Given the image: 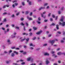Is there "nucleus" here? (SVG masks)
<instances>
[{
  "mask_svg": "<svg viewBox=\"0 0 65 65\" xmlns=\"http://www.w3.org/2000/svg\"><path fill=\"white\" fill-rule=\"evenodd\" d=\"M57 33L58 34H61V32L60 31H57Z\"/></svg>",
  "mask_w": 65,
  "mask_h": 65,
  "instance_id": "29",
  "label": "nucleus"
},
{
  "mask_svg": "<svg viewBox=\"0 0 65 65\" xmlns=\"http://www.w3.org/2000/svg\"><path fill=\"white\" fill-rule=\"evenodd\" d=\"M26 54H27V53L26 52H24L23 53V54H24V55H25Z\"/></svg>",
  "mask_w": 65,
  "mask_h": 65,
  "instance_id": "50",
  "label": "nucleus"
},
{
  "mask_svg": "<svg viewBox=\"0 0 65 65\" xmlns=\"http://www.w3.org/2000/svg\"><path fill=\"white\" fill-rule=\"evenodd\" d=\"M9 29L8 28H7V32H9Z\"/></svg>",
  "mask_w": 65,
  "mask_h": 65,
  "instance_id": "38",
  "label": "nucleus"
},
{
  "mask_svg": "<svg viewBox=\"0 0 65 65\" xmlns=\"http://www.w3.org/2000/svg\"><path fill=\"white\" fill-rule=\"evenodd\" d=\"M25 24H26V26H28L29 24L27 23H26Z\"/></svg>",
  "mask_w": 65,
  "mask_h": 65,
  "instance_id": "58",
  "label": "nucleus"
},
{
  "mask_svg": "<svg viewBox=\"0 0 65 65\" xmlns=\"http://www.w3.org/2000/svg\"><path fill=\"white\" fill-rule=\"evenodd\" d=\"M37 23L38 24H40L41 23V22L38 21H37Z\"/></svg>",
  "mask_w": 65,
  "mask_h": 65,
  "instance_id": "33",
  "label": "nucleus"
},
{
  "mask_svg": "<svg viewBox=\"0 0 65 65\" xmlns=\"http://www.w3.org/2000/svg\"><path fill=\"white\" fill-rule=\"evenodd\" d=\"M3 30H5V28H3V27H2L1 28Z\"/></svg>",
  "mask_w": 65,
  "mask_h": 65,
  "instance_id": "60",
  "label": "nucleus"
},
{
  "mask_svg": "<svg viewBox=\"0 0 65 65\" xmlns=\"http://www.w3.org/2000/svg\"><path fill=\"white\" fill-rule=\"evenodd\" d=\"M33 29H34L35 30H37V28H36L35 27H33Z\"/></svg>",
  "mask_w": 65,
  "mask_h": 65,
  "instance_id": "36",
  "label": "nucleus"
},
{
  "mask_svg": "<svg viewBox=\"0 0 65 65\" xmlns=\"http://www.w3.org/2000/svg\"><path fill=\"white\" fill-rule=\"evenodd\" d=\"M51 53L52 54H54L55 53V51H52L51 52Z\"/></svg>",
  "mask_w": 65,
  "mask_h": 65,
  "instance_id": "24",
  "label": "nucleus"
},
{
  "mask_svg": "<svg viewBox=\"0 0 65 65\" xmlns=\"http://www.w3.org/2000/svg\"><path fill=\"white\" fill-rule=\"evenodd\" d=\"M33 59L31 57H29L27 59V61H31V62H33Z\"/></svg>",
  "mask_w": 65,
  "mask_h": 65,
  "instance_id": "1",
  "label": "nucleus"
},
{
  "mask_svg": "<svg viewBox=\"0 0 65 65\" xmlns=\"http://www.w3.org/2000/svg\"><path fill=\"white\" fill-rule=\"evenodd\" d=\"M13 52H14V54H16V55H18L19 54V53H18V52H17L15 51H14Z\"/></svg>",
  "mask_w": 65,
  "mask_h": 65,
  "instance_id": "12",
  "label": "nucleus"
},
{
  "mask_svg": "<svg viewBox=\"0 0 65 65\" xmlns=\"http://www.w3.org/2000/svg\"><path fill=\"white\" fill-rule=\"evenodd\" d=\"M4 53L5 54H7V53H8L6 51H4Z\"/></svg>",
  "mask_w": 65,
  "mask_h": 65,
  "instance_id": "48",
  "label": "nucleus"
},
{
  "mask_svg": "<svg viewBox=\"0 0 65 65\" xmlns=\"http://www.w3.org/2000/svg\"><path fill=\"white\" fill-rule=\"evenodd\" d=\"M12 6L13 7V8H14V7H15V6L13 4L12 5Z\"/></svg>",
  "mask_w": 65,
  "mask_h": 65,
  "instance_id": "59",
  "label": "nucleus"
},
{
  "mask_svg": "<svg viewBox=\"0 0 65 65\" xmlns=\"http://www.w3.org/2000/svg\"><path fill=\"white\" fill-rule=\"evenodd\" d=\"M61 13V12L60 11H59L58 12V14H60Z\"/></svg>",
  "mask_w": 65,
  "mask_h": 65,
  "instance_id": "25",
  "label": "nucleus"
},
{
  "mask_svg": "<svg viewBox=\"0 0 65 65\" xmlns=\"http://www.w3.org/2000/svg\"><path fill=\"white\" fill-rule=\"evenodd\" d=\"M16 34H17V33L16 32H14V34L13 35V36H13V35H16Z\"/></svg>",
  "mask_w": 65,
  "mask_h": 65,
  "instance_id": "44",
  "label": "nucleus"
},
{
  "mask_svg": "<svg viewBox=\"0 0 65 65\" xmlns=\"http://www.w3.org/2000/svg\"><path fill=\"white\" fill-rule=\"evenodd\" d=\"M65 17L64 16H62L61 17V19H60V21L61 22H63V20L65 19Z\"/></svg>",
  "mask_w": 65,
  "mask_h": 65,
  "instance_id": "4",
  "label": "nucleus"
},
{
  "mask_svg": "<svg viewBox=\"0 0 65 65\" xmlns=\"http://www.w3.org/2000/svg\"><path fill=\"white\" fill-rule=\"evenodd\" d=\"M46 64H47L50 63V62L48 60H46Z\"/></svg>",
  "mask_w": 65,
  "mask_h": 65,
  "instance_id": "14",
  "label": "nucleus"
},
{
  "mask_svg": "<svg viewBox=\"0 0 65 65\" xmlns=\"http://www.w3.org/2000/svg\"><path fill=\"white\" fill-rule=\"evenodd\" d=\"M27 19H28V20H29V21H31L33 20V19H32V18H30V17H29L28 16H27Z\"/></svg>",
  "mask_w": 65,
  "mask_h": 65,
  "instance_id": "5",
  "label": "nucleus"
},
{
  "mask_svg": "<svg viewBox=\"0 0 65 65\" xmlns=\"http://www.w3.org/2000/svg\"><path fill=\"white\" fill-rule=\"evenodd\" d=\"M38 21H41V19L40 18V17H39L38 19Z\"/></svg>",
  "mask_w": 65,
  "mask_h": 65,
  "instance_id": "32",
  "label": "nucleus"
},
{
  "mask_svg": "<svg viewBox=\"0 0 65 65\" xmlns=\"http://www.w3.org/2000/svg\"><path fill=\"white\" fill-rule=\"evenodd\" d=\"M6 6V7H9V5H7Z\"/></svg>",
  "mask_w": 65,
  "mask_h": 65,
  "instance_id": "43",
  "label": "nucleus"
},
{
  "mask_svg": "<svg viewBox=\"0 0 65 65\" xmlns=\"http://www.w3.org/2000/svg\"><path fill=\"white\" fill-rule=\"evenodd\" d=\"M30 36H32V32H30L29 34Z\"/></svg>",
  "mask_w": 65,
  "mask_h": 65,
  "instance_id": "27",
  "label": "nucleus"
},
{
  "mask_svg": "<svg viewBox=\"0 0 65 65\" xmlns=\"http://www.w3.org/2000/svg\"><path fill=\"white\" fill-rule=\"evenodd\" d=\"M6 32H7V31H6L5 30L4 31V33H5V34H6Z\"/></svg>",
  "mask_w": 65,
  "mask_h": 65,
  "instance_id": "54",
  "label": "nucleus"
},
{
  "mask_svg": "<svg viewBox=\"0 0 65 65\" xmlns=\"http://www.w3.org/2000/svg\"><path fill=\"white\" fill-rule=\"evenodd\" d=\"M11 52H12V50H10L9 51V53H11Z\"/></svg>",
  "mask_w": 65,
  "mask_h": 65,
  "instance_id": "53",
  "label": "nucleus"
},
{
  "mask_svg": "<svg viewBox=\"0 0 65 65\" xmlns=\"http://www.w3.org/2000/svg\"><path fill=\"white\" fill-rule=\"evenodd\" d=\"M28 4L29 5H31L32 4V3L31 1H29L28 3Z\"/></svg>",
  "mask_w": 65,
  "mask_h": 65,
  "instance_id": "17",
  "label": "nucleus"
},
{
  "mask_svg": "<svg viewBox=\"0 0 65 65\" xmlns=\"http://www.w3.org/2000/svg\"><path fill=\"white\" fill-rule=\"evenodd\" d=\"M47 44H44L43 45V46H47Z\"/></svg>",
  "mask_w": 65,
  "mask_h": 65,
  "instance_id": "23",
  "label": "nucleus"
},
{
  "mask_svg": "<svg viewBox=\"0 0 65 65\" xmlns=\"http://www.w3.org/2000/svg\"><path fill=\"white\" fill-rule=\"evenodd\" d=\"M41 17L42 18H43L44 19H45V18L46 17V16H44V15L43 14H41Z\"/></svg>",
  "mask_w": 65,
  "mask_h": 65,
  "instance_id": "10",
  "label": "nucleus"
},
{
  "mask_svg": "<svg viewBox=\"0 0 65 65\" xmlns=\"http://www.w3.org/2000/svg\"><path fill=\"white\" fill-rule=\"evenodd\" d=\"M49 42L51 43L52 45H53V44L55 42V40H49Z\"/></svg>",
  "mask_w": 65,
  "mask_h": 65,
  "instance_id": "3",
  "label": "nucleus"
},
{
  "mask_svg": "<svg viewBox=\"0 0 65 65\" xmlns=\"http://www.w3.org/2000/svg\"><path fill=\"white\" fill-rule=\"evenodd\" d=\"M58 55H62V53L61 52H59L57 53Z\"/></svg>",
  "mask_w": 65,
  "mask_h": 65,
  "instance_id": "13",
  "label": "nucleus"
},
{
  "mask_svg": "<svg viewBox=\"0 0 65 65\" xmlns=\"http://www.w3.org/2000/svg\"><path fill=\"white\" fill-rule=\"evenodd\" d=\"M11 17L12 18H14V15L13 14L12 15H11Z\"/></svg>",
  "mask_w": 65,
  "mask_h": 65,
  "instance_id": "42",
  "label": "nucleus"
},
{
  "mask_svg": "<svg viewBox=\"0 0 65 65\" xmlns=\"http://www.w3.org/2000/svg\"><path fill=\"white\" fill-rule=\"evenodd\" d=\"M29 45L30 46H32L33 45V44H32V43H31L29 44Z\"/></svg>",
  "mask_w": 65,
  "mask_h": 65,
  "instance_id": "57",
  "label": "nucleus"
},
{
  "mask_svg": "<svg viewBox=\"0 0 65 65\" xmlns=\"http://www.w3.org/2000/svg\"><path fill=\"white\" fill-rule=\"evenodd\" d=\"M51 36H52V35L51 34L49 35H48V37H51Z\"/></svg>",
  "mask_w": 65,
  "mask_h": 65,
  "instance_id": "55",
  "label": "nucleus"
},
{
  "mask_svg": "<svg viewBox=\"0 0 65 65\" xmlns=\"http://www.w3.org/2000/svg\"><path fill=\"white\" fill-rule=\"evenodd\" d=\"M41 17L42 18H43L44 19H45V18L46 17V16H44V15L43 14H41Z\"/></svg>",
  "mask_w": 65,
  "mask_h": 65,
  "instance_id": "11",
  "label": "nucleus"
},
{
  "mask_svg": "<svg viewBox=\"0 0 65 65\" xmlns=\"http://www.w3.org/2000/svg\"><path fill=\"white\" fill-rule=\"evenodd\" d=\"M20 20H21V21H23L24 20V18H20Z\"/></svg>",
  "mask_w": 65,
  "mask_h": 65,
  "instance_id": "40",
  "label": "nucleus"
},
{
  "mask_svg": "<svg viewBox=\"0 0 65 65\" xmlns=\"http://www.w3.org/2000/svg\"><path fill=\"white\" fill-rule=\"evenodd\" d=\"M7 14V12H5L3 14L4 15H6V14Z\"/></svg>",
  "mask_w": 65,
  "mask_h": 65,
  "instance_id": "28",
  "label": "nucleus"
},
{
  "mask_svg": "<svg viewBox=\"0 0 65 65\" xmlns=\"http://www.w3.org/2000/svg\"><path fill=\"white\" fill-rule=\"evenodd\" d=\"M21 25L22 26H24L25 24L23 23V22H22L21 24Z\"/></svg>",
  "mask_w": 65,
  "mask_h": 65,
  "instance_id": "45",
  "label": "nucleus"
},
{
  "mask_svg": "<svg viewBox=\"0 0 65 65\" xmlns=\"http://www.w3.org/2000/svg\"><path fill=\"white\" fill-rule=\"evenodd\" d=\"M42 9L41 8V7H40L39 9L38 10L39 11H40Z\"/></svg>",
  "mask_w": 65,
  "mask_h": 65,
  "instance_id": "41",
  "label": "nucleus"
},
{
  "mask_svg": "<svg viewBox=\"0 0 65 65\" xmlns=\"http://www.w3.org/2000/svg\"><path fill=\"white\" fill-rule=\"evenodd\" d=\"M21 4L23 6L25 5V2H21Z\"/></svg>",
  "mask_w": 65,
  "mask_h": 65,
  "instance_id": "18",
  "label": "nucleus"
},
{
  "mask_svg": "<svg viewBox=\"0 0 65 65\" xmlns=\"http://www.w3.org/2000/svg\"><path fill=\"white\" fill-rule=\"evenodd\" d=\"M13 64H14V65H19V64H17V63H13Z\"/></svg>",
  "mask_w": 65,
  "mask_h": 65,
  "instance_id": "63",
  "label": "nucleus"
},
{
  "mask_svg": "<svg viewBox=\"0 0 65 65\" xmlns=\"http://www.w3.org/2000/svg\"><path fill=\"white\" fill-rule=\"evenodd\" d=\"M59 24L63 26H65V22H63L62 23L60 22L59 23Z\"/></svg>",
  "mask_w": 65,
  "mask_h": 65,
  "instance_id": "6",
  "label": "nucleus"
},
{
  "mask_svg": "<svg viewBox=\"0 0 65 65\" xmlns=\"http://www.w3.org/2000/svg\"><path fill=\"white\" fill-rule=\"evenodd\" d=\"M16 15L17 16L19 15V12L18 13H17L16 14Z\"/></svg>",
  "mask_w": 65,
  "mask_h": 65,
  "instance_id": "47",
  "label": "nucleus"
},
{
  "mask_svg": "<svg viewBox=\"0 0 65 65\" xmlns=\"http://www.w3.org/2000/svg\"><path fill=\"white\" fill-rule=\"evenodd\" d=\"M26 41L28 42L29 41V38H27V39H26Z\"/></svg>",
  "mask_w": 65,
  "mask_h": 65,
  "instance_id": "37",
  "label": "nucleus"
},
{
  "mask_svg": "<svg viewBox=\"0 0 65 65\" xmlns=\"http://www.w3.org/2000/svg\"><path fill=\"white\" fill-rule=\"evenodd\" d=\"M47 20H44V22H47Z\"/></svg>",
  "mask_w": 65,
  "mask_h": 65,
  "instance_id": "52",
  "label": "nucleus"
},
{
  "mask_svg": "<svg viewBox=\"0 0 65 65\" xmlns=\"http://www.w3.org/2000/svg\"><path fill=\"white\" fill-rule=\"evenodd\" d=\"M42 32V31H40L36 32V34L37 35H39V34H41V33Z\"/></svg>",
  "mask_w": 65,
  "mask_h": 65,
  "instance_id": "7",
  "label": "nucleus"
},
{
  "mask_svg": "<svg viewBox=\"0 0 65 65\" xmlns=\"http://www.w3.org/2000/svg\"><path fill=\"white\" fill-rule=\"evenodd\" d=\"M52 18H55V15H54L53 14L52 15Z\"/></svg>",
  "mask_w": 65,
  "mask_h": 65,
  "instance_id": "31",
  "label": "nucleus"
},
{
  "mask_svg": "<svg viewBox=\"0 0 65 65\" xmlns=\"http://www.w3.org/2000/svg\"><path fill=\"white\" fill-rule=\"evenodd\" d=\"M42 8V9H45V7H41Z\"/></svg>",
  "mask_w": 65,
  "mask_h": 65,
  "instance_id": "56",
  "label": "nucleus"
},
{
  "mask_svg": "<svg viewBox=\"0 0 65 65\" xmlns=\"http://www.w3.org/2000/svg\"><path fill=\"white\" fill-rule=\"evenodd\" d=\"M52 57H54V58H56V57H57V56L56 55V54H53L52 55Z\"/></svg>",
  "mask_w": 65,
  "mask_h": 65,
  "instance_id": "15",
  "label": "nucleus"
},
{
  "mask_svg": "<svg viewBox=\"0 0 65 65\" xmlns=\"http://www.w3.org/2000/svg\"><path fill=\"white\" fill-rule=\"evenodd\" d=\"M29 13V11H26L25 12V14H26V15L28 14Z\"/></svg>",
  "mask_w": 65,
  "mask_h": 65,
  "instance_id": "20",
  "label": "nucleus"
},
{
  "mask_svg": "<svg viewBox=\"0 0 65 65\" xmlns=\"http://www.w3.org/2000/svg\"><path fill=\"white\" fill-rule=\"evenodd\" d=\"M56 28L57 30H58V29H59V25H56Z\"/></svg>",
  "mask_w": 65,
  "mask_h": 65,
  "instance_id": "16",
  "label": "nucleus"
},
{
  "mask_svg": "<svg viewBox=\"0 0 65 65\" xmlns=\"http://www.w3.org/2000/svg\"><path fill=\"white\" fill-rule=\"evenodd\" d=\"M62 55H65V53H62Z\"/></svg>",
  "mask_w": 65,
  "mask_h": 65,
  "instance_id": "64",
  "label": "nucleus"
},
{
  "mask_svg": "<svg viewBox=\"0 0 65 65\" xmlns=\"http://www.w3.org/2000/svg\"><path fill=\"white\" fill-rule=\"evenodd\" d=\"M25 39H26L25 38L24 39H21V42H23V41H24V40H25Z\"/></svg>",
  "mask_w": 65,
  "mask_h": 65,
  "instance_id": "22",
  "label": "nucleus"
},
{
  "mask_svg": "<svg viewBox=\"0 0 65 65\" xmlns=\"http://www.w3.org/2000/svg\"><path fill=\"white\" fill-rule=\"evenodd\" d=\"M23 28L24 31H25L26 30V28H25V26H24Z\"/></svg>",
  "mask_w": 65,
  "mask_h": 65,
  "instance_id": "51",
  "label": "nucleus"
},
{
  "mask_svg": "<svg viewBox=\"0 0 65 65\" xmlns=\"http://www.w3.org/2000/svg\"><path fill=\"white\" fill-rule=\"evenodd\" d=\"M15 48V46L11 47L12 49H14V48Z\"/></svg>",
  "mask_w": 65,
  "mask_h": 65,
  "instance_id": "46",
  "label": "nucleus"
},
{
  "mask_svg": "<svg viewBox=\"0 0 65 65\" xmlns=\"http://www.w3.org/2000/svg\"><path fill=\"white\" fill-rule=\"evenodd\" d=\"M65 40V38L64 37L62 38V40H60V42L61 43H64L65 41H64Z\"/></svg>",
  "mask_w": 65,
  "mask_h": 65,
  "instance_id": "2",
  "label": "nucleus"
},
{
  "mask_svg": "<svg viewBox=\"0 0 65 65\" xmlns=\"http://www.w3.org/2000/svg\"><path fill=\"white\" fill-rule=\"evenodd\" d=\"M15 56V55H14V53H12L11 54V56L12 57H14Z\"/></svg>",
  "mask_w": 65,
  "mask_h": 65,
  "instance_id": "19",
  "label": "nucleus"
},
{
  "mask_svg": "<svg viewBox=\"0 0 65 65\" xmlns=\"http://www.w3.org/2000/svg\"><path fill=\"white\" fill-rule=\"evenodd\" d=\"M56 24H54V23H53L51 25V26H54Z\"/></svg>",
  "mask_w": 65,
  "mask_h": 65,
  "instance_id": "30",
  "label": "nucleus"
},
{
  "mask_svg": "<svg viewBox=\"0 0 65 65\" xmlns=\"http://www.w3.org/2000/svg\"><path fill=\"white\" fill-rule=\"evenodd\" d=\"M12 38H14V37H15V35H14L13 36V35L11 36Z\"/></svg>",
  "mask_w": 65,
  "mask_h": 65,
  "instance_id": "34",
  "label": "nucleus"
},
{
  "mask_svg": "<svg viewBox=\"0 0 65 65\" xmlns=\"http://www.w3.org/2000/svg\"><path fill=\"white\" fill-rule=\"evenodd\" d=\"M29 48L30 49V50H33V49H34V48L33 47H30Z\"/></svg>",
  "mask_w": 65,
  "mask_h": 65,
  "instance_id": "39",
  "label": "nucleus"
},
{
  "mask_svg": "<svg viewBox=\"0 0 65 65\" xmlns=\"http://www.w3.org/2000/svg\"><path fill=\"white\" fill-rule=\"evenodd\" d=\"M47 4H47V3H45L44 5V6H47Z\"/></svg>",
  "mask_w": 65,
  "mask_h": 65,
  "instance_id": "21",
  "label": "nucleus"
},
{
  "mask_svg": "<svg viewBox=\"0 0 65 65\" xmlns=\"http://www.w3.org/2000/svg\"><path fill=\"white\" fill-rule=\"evenodd\" d=\"M65 32L64 31H63V35H65Z\"/></svg>",
  "mask_w": 65,
  "mask_h": 65,
  "instance_id": "62",
  "label": "nucleus"
},
{
  "mask_svg": "<svg viewBox=\"0 0 65 65\" xmlns=\"http://www.w3.org/2000/svg\"><path fill=\"white\" fill-rule=\"evenodd\" d=\"M49 54L47 52L45 53H44V56H48Z\"/></svg>",
  "mask_w": 65,
  "mask_h": 65,
  "instance_id": "9",
  "label": "nucleus"
},
{
  "mask_svg": "<svg viewBox=\"0 0 65 65\" xmlns=\"http://www.w3.org/2000/svg\"><path fill=\"white\" fill-rule=\"evenodd\" d=\"M7 42H8V43H9V44H10L11 43V42H10V40L8 39L7 40Z\"/></svg>",
  "mask_w": 65,
  "mask_h": 65,
  "instance_id": "8",
  "label": "nucleus"
},
{
  "mask_svg": "<svg viewBox=\"0 0 65 65\" xmlns=\"http://www.w3.org/2000/svg\"><path fill=\"white\" fill-rule=\"evenodd\" d=\"M40 50V48H38L36 49V51H39Z\"/></svg>",
  "mask_w": 65,
  "mask_h": 65,
  "instance_id": "49",
  "label": "nucleus"
},
{
  "mask_svg": "<svg viewBox=\"0 0 65 65\" xmlns=\"http://www.w3.org/2000/svg\"><path fill=\"white\" fill-rule=\"evenodd\" d=\"M16 29H19V26H17L15 27Z\"/></svg>",
  "mask_w": 65,
  "mask_h": 65,
  "instance_id": "35",
  "label": "nucleus"
},
{
  "mask_svg": "<svg viewBox=\"0 0 65 65\" xmlns=\"http://www.w3.org/2000/svg\"><path fill=\"white\" fill-rule=\"evenodd\" d=\"M36 39V37H34L32 39L33 40H35V39Z\"/></svg>",
  "mask_w": 65,
  "mask_h": 65,
  "instance_id": "26",
  "label": "nucleus"
},
{
  "mask_svg": "<svg viewBox=\"0 0 65 65\" xmlns=\"http://www.w3.org/2000/svg\"><path fill=\"white\" fill-rule=\"evenodd\" d=\"M50 20L51 22L53 21V19L52 18H51L50 19Z\"/></svg>",
  "mask_w": 65,
  "mask_h": 65,
  "instance_id": "61",
  "label": "nucleus"
}]
</instances>
